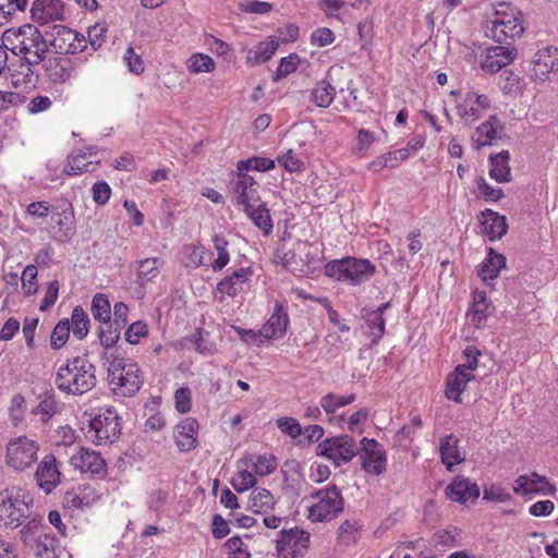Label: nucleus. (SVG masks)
Segmentation results:
<instances>
[{
    "label": "nucleus",
    "instance_id": "41",
    "mask_svg": "<svg viewBox=\"0 0 558 558\" xmlns=\"http://www.w3.org/2000/svg\"><path fill=\"white\" fill-rule=\"evenodd\" d=\"M335 96V87L326 80L317 82L311 92V100L319 108H328Z\"/></svg>",
    "mask_w": 558,
    "mask_h": 558
},
{
    "label": "nucleus",
    "instance_id": "27",
    "mask_svg": "<svg viewBox=\"0 0 558 558\" xmlns=\"http://www.w3.org/2000/svg\"><path fill=\"white\" fill-rule=\"evenodd\" d=\"M439 452L441 462L449 471H452L454 465L460 464L465 459L460 450V440L453 434L446 435L440 439Z\"/></svg>",
    "mask_w": 558,
    "mask_h": 558
},
{
    "label": "nucleus",
    "instance_id": "18",
    "mask_svg": "<svg viewBox=\"0 0 558 558\" xmlns=\"http://www.w3.org/2000/svg\"><path fill=\"white\" fill-rule=\"evenodd\" d=\"M32 20L46 25L64 20V5L60 0H35L31 8Z\"/></svg>",
    "mask_w": 558,
    "mask_h": 558
},
{
    "label": "nucleus",
    "instance_id": "52",
    "mask_svg": "<svg viewBox=\"0 0 558 558\" xmlns=\"http://www.w3.org/2000/svg\"><path fill=\"white\" fill-rule=\"evenodd\" d=\"M34 414H40L41 421L47 422L58 412V403L56 401V397L51 392H46L41 399L39 404L32 410Z\"/></svg>",
    "mask_w": 558,
    "mask_h": 558
},
{
    "label": "nucleus",
    "instance_id": "7",
    "mask_svg": "<svg viewBox=\"0 0 558 558\" xmlns=\"http://www.w3.org/2000/svg\"><path fill=\"white\" fill-rule=\"evenodd\" d=\"M119 416L112 408L101 409L89 420L86 437L96 445L112 444L119 438Z\"/></svg>",
    "mask_w": 558,
    "mask_h": 558
},
{
    "label": "nucleus",
    "instance_id": "28",
    "mask_svg": "<svg viewBox=\"0 0 558 558\" xmlns=\"http://www.w3.org/2000/svg\"><path fill=\"white\" fill-rule=\"evenodd\" d=\"M546 488L554 490V487L547 482L546 477L533 472L531 475L519 476L513 485V492L518 495L526 496L534 493H544Z\"/></svg>",
    "mask_w": 558,
    "mask_h": 558
},
{
    "label": "nucleus",
    "instance_id": "16",
    "mask_svg": "<svg viewBox=\"0 0 558 558\" xmlns=\"http://www.w3.org/2000/svg\"><path fill=\"white\" fill-rule=\"evenodd\" d=\"M70 463L83 473L102 477L107 473L106 462L100 454L87 448H80L71 456Z\"/></svg>",
    "mask_w": 558,
    "mask_h": 558
},
{
    "label": "nucleus",
    "instance_id": "57",
    "mask_svg": "<svg viewBox=\"0 0 558 558\" xmlns=\"http://www.w3.org/2000/svg\"><path fill=\"white\" fill-rule=\"evenodd\" d=\"M37 268L34 265H28L24 268L22 274V289L26 295H32L37 292Z\"/></svg>",
    "mask_w": 558,
    "mask_h": 558
},
{
    "label": "nucleus",
    "instance_id": "36",
    "mask_svg": "<svg viewBox=\"0 0 558 558\" xmlns=\"http://www.w3.org/2000/svg\"><path fill=\"white\" fill-rule=\"evenodd\" d=\"M162 266V260L158 257H150L142 259L137 263V278L136 282L144 287L153 281L159 275V269Z\"/></svg>",
    "mask_w": 558,
    "mask_h": 558
},
{
    "label": "nucleus",
    "instance_id": "10",
    "mask_svg": "<svg viewBox=\"0 0 558 558\" xmlns=\"http://www.w3.org/2000/svg\"><path fill=\"white\" fill-rule=\"evenodd\" d=\"M39 444L26 436L11 439L7 445L5 463L16 470L24 471L37 460Z\"/></svg>",
    "mask_w": 558,
    "mask_h": 558
},
{
    "label": "nucleus",
    "instance_id": "30",
    "mask_svg": "<svg viewBox=\"0 0 558 558\" xmlns=\"http://www.w3.org/2000/svg\"><path fill=\"white\" fill-rule=\"evenodd\" d=\"M302 465L298 460H290L284 463L283 477L286 492L294 497H299L305 485L301 475Z\"/></svg>",
    "mask_w": 558,
    "mask_h": 558
},
{
    "label": "nucleus",
    "instance_id": "63",
    "mask_svg": "<svg viewBox=\"0 0 558 558\" xmlns=\"http://www.w3.org/2000/svg\"><path fill=\"white\" fill-rule=\"evenodd\" d=\"M28 0H0V15L5 20H10L11 16L26 9Z\"/></svg>",
    "mask_w": 558,
    "mask_h": 558
},
{
    "label": "nucleus",
    "instance_id": "59",
    "mask_svg": "<svg viewBox=\"0 0 558 558\" xmlns=\"http://www.w3.org/2000/svg\"><path fill=\"white\" fill-rule=\"evenodd\" d=\"M299 62L300 58L296 53H291L288 57L282 58L278 65L275 81L287 77L289 74L293 73L298 69Z\"/></svg>",
    "mask_w": 558,
    "mask_h": 558
},
{
    "label": "nucleus",
    "instance_id": "5",
    "mask_svg": "<svg viewBox=\"0 0 558 558\" xmlns=\"http://www.w3.org/2000/svg\"><path fill=\"white\" fill-rule=\"evenodd\" d=\"M108 379L113 393L122 397L134 396L143 384L138 365L123 357L110 362Z\"/></svg>",
    "mask_w": 558,
    "mask_h": 558
},
{
    "label": "nucleus",
    "instance_id": "34",
    "mask_svg": "<svg viewBox=\"0 0 558 558\" xmlns=\"http://www.w3.org/2000/svg\"><path fill=\"white\" fill-rule=\"evenodd\" d=\"M506 267V257L502 254L496 253L493 248H489L488 256L483 262L481 269L478 270V277L483 281L494 280L499 276L502 268Z\"/></svg>",
    "mask_w": 558,
    "mask_h": 558
},
{
    "label": "nucleus",
    "instance_id": "35",
    "mask_svg": "<svg viewBox=\"0 0 558 558\" xmlns=\"http://www.w3.org/2000/svg\"><path fill=\"white\" fill-rule=\"evenodd\" d=\"M20 538L24 545L31 546L37 538L44 535L43 520L38 514L28 513L27 519L21 525Z\"/></svg>",
    "mask_w": 558,
    "mask_h": 558
},
{
    "label": "nucleus",
    "instance_id": "15",
    "mask_svg": "<svg viewBox=\"0 0 558 558\" xmlns=\"http://www.w3.org/2000/svg\"><path fill=\"white\" fill-rule=\"evenodd\" d=\"M45 37L47 52L51 50L56 54L66 57L74 49L76 32L63 25H53L50 32H45Z\"/></svg>",
    "mask_w": 558,
    "mask_h": 558
},
{
    "label": "nucleus",
    "instance_id": "53",
    "mask_svg": "<svg viewBox=\"0 0 558 558\" xmlns=\"http://www.w3.org/2000/svg\"><path fill=\"white\" fill-rule=\"evenodd\" d=\"M184 265L186 267L198 268L203 265L206 248L203 244H191L183 247Z\"/></svg>",
    "mask_w": 558,
    "mask_h": 558
},
{
    "label": "nucleus",
    "instance_id": "17",
    "mask_svg": "<svg viewBox=\"0 0 558 558\" xmlns=\"http://www.w3.org/2000/svg\"><path fill=\"white\" fill-rule=\"evenodd\" d=\"M515 56L513 47L492 46L485 49L480 65L485 73H496L511 63Z\"/></svg>",
    "mask_w": 558,
    "mask_h": 558
},
{
    "label": "nucleus",
    "instance_id": "51",
    "mask_svg": "<svg viewBox=\"0 0 558 558\" xmlns=\"http://www.w3.org/2000/svg\"><path fill=\"white\" fill-rule=\"evenodd\" d=\"M355 400V395L338 396L327 393L320 399V407L326 413H335L339 408L345 407Z\"/></svg>",
    "mask_w": 558,
    "mask_h": 558
},
{
    "label": "nucleus",
    "instance_id": "45",
    "mask_svg": "<svg viewBox=\"0 0 558 558\" xmlns=\"http://www.w3.org/2000/svg\"><path fill=\"white\" fill-rule=\"evenodd\" d=\"M70 329L78 340L84 339L89 331V318L81 306L74 307L71 315Z\"/></svg>",
    "mask_w": 558,
    "mask_h": 558
},
{
    "label": "nucleus",
    "instance_id": "64",
    "mask_svg": "<svg viewBox=\"0 0 558 558\" xmlns=\"http://www.w3.org/2000/svg\"><path fill=\"white\" fill-rule=\"evenodd\" d=\"M335 34L328 27L315 29L311 35V44L316 47H326L335 41Z\"/></svg>",
    "mask_w": 558,
    "mask_h": 558
},
{
    "label": "nucleus",
    "instance_id": "29",
    "mask_svg": "<svg viewBox=\"0 0 558 558\" xmlns=\"http://www.w3.org/2000/svg\"><path fill=\"white\" fill-rule=\"evenodd\" d=\"M252 271L250 268H240L230 276L221 279L217 284V290L229 296H235L244 290Z\"/></svg>",
    "mask_w": 558,
    "mask_h": 558
},
{
    "label": "nucleus",
    "instance_id": "48",
    "mask_svg": "<svg viewBox=\"0 0 558 558\" xmlns=\"http://www.w3.org/2000/svg\"><path fill=\"white\" fill-rule=\"evenodd\" d=\"M214 248L218 257L213 262L211 268L214 271L222 270L230 262V255L227 250L228 241L222 234H215L213 236Z\"/></svg>",
    "mask_w": 558,
    "mask_h": 558
},
{
    "label": "nucleus",
    "instance_id": "6",
    "mask_svg": "<svg viewBox=\"0 0 558 558\" xmlns=\"http://www.w3.org/2000/svg\"><path fill=\"white\" fill-rule=\"evenodd\" d=\"M375 266L368 259L347 257L327 264V272L338 280L349 281L353 286L368 281L375 274Z\"/></svg>",
    "mask_w": 558,
    "mask_h": 558
},
{
    "label": "nucleus",
    "instance_id": "24",
    "mask_svg": "<svg viewBox=\"0 0 558 558\" xmlns=\"http://www.w3.org/2000/svg\"><path fill=\"white\" fill-rule=\"evenodd\" d=\"M482 233L485 234L489 241L501 239L508 230L507 219L505 216L492 209H485L478 217Z\"/></svg>",
    "mask_w": 558,
    "mask_h": 558
},
{
    "label": "nucleus",
    "instance_id": "60",
    "mask_svg": "<svg viewBox=\"0 0 558 558\" xmlns=\"http://www.w3.org/2000/svg\"><path fill=\"white\" fill-rule=\"evenodd\" d=\"M96 499L94 489L90 487L80 488L77 494L72 495L69 500L72 507L84 509L90 507Z\"/></svg>",
    "mask_w": 558,
    "mask_h": 558
},
{
    "label": "nucleus",
    "instance_id": "4",
    "mask_svg": "<svg viewBox=\"0 0 558 558\" xmlns=\"http://www.w3.org/2000/svg\"><path fill=\"white\" fill-rule=\"evenodd\" d=\"M523 32L522 12L514 7L506 4H500L495 11L493 19L488 20L485 25L486 36L497 43L520 37Z\"/></svg>",
    "mask_w": 558,
    "mask_h": 558
},
{
    "label": "nucleus",
    "instance_id": "26",
    "mask_svg": "<svg viewBox=\"0 0 558 558\" xmlns=\"http://www.w3.org/2000/svg\"><path fill=\"white\" fill-rule=\"evenodd\" d=\"M475 379L473 373H464L462 367H456L447 377L445 396L447 399L461 403V393L468 384Z\"/></svg>",
    "mask_w": 558,
    "mask_h": 558
},
{
    "label": "nucleus",
    "instance_id": "49",
    "mask_svg": "<svg viewBox=\"0 0 558 558\" xmlns=\"http://www.w3.org/2000/svg\"><path fill=\"white\" fill-rule=\"evenodd\" d=\"M120 327L111 323V319L101 322L98 330V337L101 345L106 349L112 348L120 338Z\"/></svg>",
    "mask_w": 558,
    "mask_h": 558
},
{
    "label": "nucleus",
    "instance_id": "56",
    "mask_svg": "<svg viewBox=\"0 0 558 558\" xmlns=\"http://www.w3.org/2000/svg\"><path fill=\"white\" fill-rule=\"evenodd\" d=\"M70 322L68 319L60 320L52 330L50 337V345L54 350L62 348L69 339Z\"/></svg>",
    "mask_w": 558,
    "mask_h": 558
},
{
    "label": "nucleus",
    "instance_id": "22",
    "mask_svg": "<svg viewBox=\"0 0 558 558\" xmlns=\"http://www.w3.org/2000/svg\"><path fill=\"white\" fill-rule=\"evenodd\" d=\"M446 496L460 504L469 500L474 501L480 497V488L476 483L471 482L463 476H456L446 488Z\"/></svg>",
    "mask_w": 558,
    "mask_h": 558
},
{
    "label": "nucleus",
    "instance_id": "20",
    "mask_svg": "<svg viewBox=\"0 0 558 558\" xmlns=\"http://www.w3.org/2000/svg\"><path fill=\"white\" fill-rule=\"evenodd\" d=\"M60 475L57 459L53 454L45 456L35 472L37 485L46 494L51 493L57 487L60 483Z\"/></svg>",
    "mask_w": 558,
    "mask_h": 558
},
{
    "label": "nucleus",
    "instance_id": "8",
    "mask_svg": "<svg viewBox=\"0 0 558 558\" xmlns=\"http://www.w3.org/2000/svg\"><path fill=\"white\" fill-rule=\"evenodd\" d=\"M359 452L354 438L347 434L326 438L316 448V454L331 461L336 468L349 463Z\"/></svg>",
    "mask_w": 558,
    "mask_h": 558
},
{
    "label": "nucleus",
    "instance_id": "43",
    "mask_svg": "<svg viewBox=\"0 0 558 558\" xmlns=\"http://www.w3.org/2000/svg\"><path fill=\"white\" fill-rule=\"evenodd\" d=\"M278 47V39L269 37L248 51L247 60L254 61L255 63H264L272 57Z\"/></svg>",
    "mask_w": 558,
    "mask_h": 558
},
{
    "label": "nucleus",
    "instance_id": "19",
    "mask_svg": "<svg viewBox=\"0 0 558 558\" xmlns=\"http://www.w3.org/2000/svg\"><path fill=\"white\" fill-rule=\"evenodd\" d=\"M532 64L534 80L545 82L551 72L558 71V49L555 47L539 49L535 53Z\"/></svg>",
    "mask_w": 558,
    "mask_h": 558
},
{
    "label": "nucleus",
    "instance_id": "9",
    "mask_svg": "<svg viewBox=\"0 0 558 558\" xmlns=\"http://www.w3.org/2000/svg\"><path fill=\"white\" fill-rule=\"evenodd\" d=\"M317 502L310 508L308 518L313 522L329 521L343 511V498L338 487L332 484L313 495Z\"/></svg>",
    "mask_w": 558,
    "mask_h": 558
},
{
    "label": "nucleus",
    "instance_id": "40",
    "mask_svg": "<svg viewBox=\"0 0 558 558\" xmlns=\"http://www.w3.org/2000/svg\"><path fill=\"white\" fill-rule=\"evenodd\" d=\"M29 547L38 558H58V541L51 534L45 533Z\"/></svg>",
    "mask_w": 558,
    "mask_h": 558
},
{
    "label": "nucleus",
    "instance_id": "47",
    "mask_svg": "<svg viewBox=\"0 0 558 558\" xmlns=\"http://www.w3.org/2000/svg\"><path fill=\"white\" fill-rule=\"evenodd\" d=\"M99 160L93 161L87 160V154H78L69 158L68 165L63 171L68 175H75L83 172H90L95 170V165H98Z\"/></svg>",
    "mask_w": 558,
    "mask_h": 558
},
{
    "label": "nucleus",
    "instance_id": "2",
    "mask_svg": "<svg viewBox=\"0 0 558 558\" xmlns=\"http://www.w3.org/2000/svg\"><path fill=\"white\" fill-rule=\"evenodd\" d=\"M96 383V367L84 356L69 360L66 364L59 367L54 378L59 390L73 396L90 391Z\"/></svg>",
    "mask_w": 558,
    "mask_h": 558
},
{
    "label": "nucleus",
    "instance_id": "61",
    "mask_svg": "<svg viewBox=\"0 0 558 558\" xmlns=\"http://www.w3.org/2000/svg\"><path fill=\"white\" fill-rule=\"evenodd\" d=\"M277 427L280 429L282 434H286L291 438H298L303 433L301 424L294 417L278 418Z\"/></svg>",
    "mask_w": 558,
    "mask_h": 558
},
{
    "label": "nucleus",
    "instance_id": "23",
    "mask_svg": "<svg viewBox=\"0 0 558 558\" xmlns=\"http://www.w3.org/2000/svg\"><path fill=\"white\" fill-rule=\"evenodd\" d=\"M232 191L236 197V204L251 208L260 203L259 195L255 189L254 179L246 173H239L238 180L233 183Z\"/></svg>",
    "mask_w": 558,
    "mask_h": 558
},
{
    "label": "nucleus",
    "instance_id": "37",
    "mask_svg": "<svg viewBox=\"0 0 558 558\" xmlns=\"http://www.w3.org/2000/svg\"><path fill=\"white\" fill-rule=\"evenodd\" d=\"M244 210L253 223L262 230L265 235L271 233L274 226L269 210L264 203L260 202L251 208H245Z\"/></svg>",
    "mask_w": 558,
    "mask_h": 558
},
{
    "label": "nucleus",
    "instance_id": "54",
    "mask_svg": "<svg viewBox=\"0 0 558 558\" xmlns=\"http://www.w3.org/2000/svg\"><path fill=\"white\" fill-rule=\"evenodd\" d=\"M275 167V162L271 159L263 158V157H252L246 160H241L238 162V171L239 173H244L245 171L256 170V171H267Z\"/></svg>",
    "mask_w": 558,
    "mask_h": 558
},
{
    "label": "nucleus",
    "instance_id": "33",
    "mask_svg": "<svg viewBox=\"0 0 558 558\" xmlns=\"http://www.w3.org/2000/svg\"><path fill=\"white\" fill-rule=\"evenodd\" d=\"M510 155L508 150H502L499 154L489 157L490 161V178L497 182H510L511 169L509 167Z\"/></svg>",
    "mask_w": 558,
    "mask_h": 558
},
{
    "label": "nucleus",
    "instance_id": "55",
    "mask_svg": "<svg viewBox=\"0 0 558 558\" xmlns=\"http://www.w3.org/2000/svg\"><path fill=\"white\" fill-rule=\"evenodd\" d=\"M187 68L192 73L211 72L215 69V61L204 53H194L187 60Z\"/></svg>",
    "mask_w": 558,
    "mask_h": 558
},
{
    "label": "nucleus",
    "instance_id": "39",
    "mask_svg": "<svg viewBox=\"0 0 558 558\" xmlns=\"http://www.w3.org/2000/svg\"><path fill=\"white\" fill-rule=\"evenodd\" d=\"M363 319L366 324V333L373 337L372 343L376 344L385 333V319L380 311L363 310Z\"/></svg>",
    "mask_w": 558,
    "mask_h": 558
},
{
    "label": "nucleus",
    "instance_id": "13",
    "mask_svg": "<svg viewBox=\"0 0 558 558\" xmlns=\"http://www.w3.org/2000/svg\"><path fill=\"white\" fill-rule=\"evenodd\" d=\"M360 459L362 469L371 474L380 475L386 471L387 457L381 445L375 439L363 438L361 441Z\"/></svg>",
    "mask_w": 558,
    "mask_h": 558
},
{
    "label": "nucleus",
    "instance_id": "42",
    "mask_svg": "<svg viewBox=\"0 0 558 558\" xmlns=\"http://www.w3.org/2000/svg\"><path fill=\"white\" fill-rule=\"evenodd\" d=\"M247 466H252L255 474L266 476L276 469V460L271 454L247 456L243 460Z\"/></svg>",
    "mask_w": 558,
    "mask_h": 558
},
{
    "label": "nucleus",
    "instance_id": "32",
    "mask_svg": "<svg viewBox=\"0 0 558 558\" xmlns=\"http://www.w3.org/2000/svg\"><path fill=\"white\" fill-rule=\"evenodd\" d=\"M311 247L312 245L310 243L299 241L293 248L286 250L284 246L279 247L276 251L275 257L286 269H289L292 272H304V269L299 267L296 256Z\"/></svg>",
    "mask_w": 558,
    "mask_h": 558
},
{
    "label": "nucleus",
    "instance_id": "38",
    "mask_svg": "<svg viewBox=\"0 0 558 558\" xmlns=\"http://www.w3.org/2000/svg\"><path fill=\"white\" fill-rule=\"evenodd\" d=\"M363 524L359 520L353 518L347 519L338 527V541L345 546L356 544L360 539Z\"/></svg>",
    "mask_w": 558,
    "mask_h": 558
},
{
    "label": "nucleus",
    "instance_id": "21",
    "mask_svg": "<svg viewBox=\"0 0 558 558\" xmlns=\"http://www.w3.org/2000/svg\"><path fill=\"white\" fill-rule=\"evenodd\" d=\"M198 422L194 417H185L175 426V444L181 452H187L198 446Z\"/></svg>",
    "mask_w": 558,
    "mask_h": 558
},
{
    "label": "nucleus",
    "instance_id": "14",
    "mask_svg": "<svg viewBox=\"0 0 558 558\" xmlns=\"http://www.w3.org/2000/svg\"><path fill=\"white\" fill-rule=\"evenodd\" d=\"M505 135L504 124L496 114H492L475 129L471 141L474 149L480 150L485 146L494 145Z\"/></svg>",
    "mask_w": 558,
    "mask_h": 558
},
{
    "label": "nucleus",
    "instance_id": "12",
    "mask_svg": "<svg viewBox=\"0 0 558 558\" xmlns=\"http://www.w3.org/2000/svg\"><path fill=\"white\" fill-rule=\"evenodd\" d=\"M492 106L490 98L485 94L468 90L457 102V114L466 123L472 124L482 118L485 110Z\"/></svg>",
    "mask_w": 558,
    "mask_h": 558
},
{
    "label": "nucleus",
    "instance_id": "46",
    "mask_svg": "<svg viewBox=\"0 0 558 558\" xmlns=\"http://www.w3.org/2000/svg\"><path fill=\"white\" fill-rule=\"evenodd\" d=\"M489 302H487L485 292L474 294L473 306L471 310L472 323L480 328L486 322L489 315Z\"/></svg>",
    "mask_w": 558,
    "mask_h": 558
},
{
    "label": "nucleus",
    "instance_id": "1",
    "mask_svg": "<svg viewBox=\"0 0 558 558\" xmlns=\"http://www.w3.org/2000/svg\"><path fill=\"white\" fill-rule=\"evenodd\" d=\"M46 37L36 26L25 24L3 32L1 41L14 56L21 57L28 65L44 61L47 53Z\"/></svg>",
    "mask_w": 558,
    "mask_h": 558
},
{
    "label": "nucleus",
    "instance_id": "62",
    "mask_svg": "<svg viewBox=\"0 0 558 558\" xmlns=\"http://www.w3.org/2000/svg\"><path fill=\"white\" fill-rule=\"evenodd\" d=\"M148 333V327L147 325L142 322L137 320L129 326V328L125 331V340L131 344H137L140 343L141 339L146 337Z\"/></svg>",
    "mask_w": 558,
    "mask_h": 558
},
{
    "label": "nucleus",
    "instance_id": "58",
    "mask_svg": "<svg viewBox=\"0 0 558 558\" xmlns=\"http://www.w3.org/2000/svg\"><path fill=\"white\" fill-rule=\"evenodd\" d=\"M255 484V476L246 470L239 471L231 480V485L238 493L246 492L254 487Z\"/></svg>",
    "mask_w": 558,
    "mask_h": 558
},
{
    "label": "nucleus",
    "instance_id": "3",
    "mask_svg": "<svg viewBox=\"0 0 558 558\" xmlns=\"http://www.w3.org/2000/svg\"><path fill=\"white\" fill-rule=\"evenodd\" d=\"M33 498L20 486L0 490V526L16 529L27 519Z\"/></svg>",
    "mask_w": 558,
    "mask_h": 558
},
{
    "label": "nucleus",
    "instance_id": "11",
    "mask_svg": "<svg viewBox=\"0 0 558 558\" xmlns=\"http://www.w3.org/2000/svg\"><path fill=\"white\" fill-rule=\"evenodd\" d=\"M310 533L299 527L281 530L276 539L279 558H299L308 549Z\"/></svg>",
    "mask_w": 558,
    "mask_h": 558
},
{
    "label": "nucleus",
    "instance_id": "44",
    "mask_svg": "<svg viewBox=\"0 0 558 558\" xmlns=\"http://www.w3.org/2000/svg\"><path fill=\"white\" fill-rule=\"evenodd\" d=\"M276 505L275 497L266 488H254L251 493V509L256 513H266Z\"/></svg>",
    "mask_w": 558,
    "mask_h": 558
},
{
    "label": "nucleus",
    "instance_id": "25",
    "mask_svg": "<svg viewBox=\"0 0 558 558\" xmlns=\"http://www.w3.org/2000/svg\"><path fill=\"white\" fill-rule=\"evenodd\" d=\"M43 62L47 77L54 84L65 83L72 76V62L65 56L45 58Z\"/></svg>",
    "mask_w": 558,
    "mask_h": 558
},
{
    "label": "nucleus",
    "instance_id": "50",
    "mask_svg": "<svg viewBox=\"0 0 558 558\" xmlns=\"http://www.w3.org/2000/svg\"><path fill=\"white\" fill-rule=\"evenodd\" d=\"M92 315L100 323L111 319L110 302L105 294L98 293L93 298Z\"/></svg>",
    "mask_w": 558,
    "mask_h": 558
},
{
    "label": "nucleus",
    "instance_id": "31",
    "mask_svg": "<svg viewBox=\"0 0 558 558\" xmlns=\"http://www.w3.org/2000/svg\"><path fill=\"white\" fill-rule=\"evenodd\" d=\"M288 315L280 304H276L275 312L259 330V335L266 339L278 338L284 335L288 327Z\"/></svg>",
    "mask_w": 558,
    "mask_h": 558
}]
</instances>
